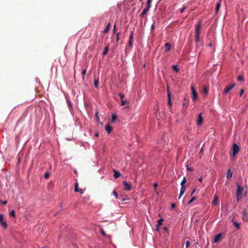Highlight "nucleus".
<instances>
[{"instance_id":"obj_1","label":"nucleus","mask_w":248,"mask_h":248,"mask_svg":"<svg viewBox=\"0 0 248 248\" xmlns=\"http://www.w3.org/2000/svg\"><path fill=\"white\" fill-rule=\"evenodd\" d=\"M201 28V22H199L196 26L195 39L196 41H199L200 30Z\"/></svg>"},{"instance_id":"obj_2","label":"nucleus","mask_w":248,"mask_h":248,"mask_svg":"<svg viewBox=\"0 0 248 248\" xmlns=\"http://www.w3.org/2000/svg\"><path fill=\"white\" fill-rule=\"evenodd\" d=\"M240 151V148L236 143L233 144L232 146V152L231 155L232 157H235V155Z\"/></svg>"},{"instance_id":"obj_3","label":"nucleus","mask_w":248,"mask_h":248,"mask_svg":"<svg viewBox=\"0 0 248 248\" xmlns=\"http://www.w3.org/2000/svg\"><path fill=\"white\" fill-rule=\"evenodd\" d=\"M0 225L4 229H6L8 227L7 223L3 220V216L1 214H0Z\"/></svg>"},{"instance_id":"obj_4","label":"nucleus","mask_w":248,"mask_h":248,"mask_svg":"<svg viewBox=\"0 0 248 248\" xmlns=\"http://www.w3.org/2000/svg\"><path fill=\"white\" fill-rule=\"evenodd\" d=\"M235 86V83H233L230 86L226 87L224 90L223 93H227L229 91H230Z\"/></svg>"},{"instance_id":"obj_5","label":"nucleus","mask_w":248,"mask_h":248,"mask_svg":"<svg viewBox=\"0 0 248 248\" xmlns=\"http://www.w3.org/2000/svg\"><path fill=\"white\" fill-rule=\"evenodd\" d=\"M123 185L124 186V189L125 190H130L131 189L132 186L131 185L125 181L123 182Z\"/></svg>"},{"instance_id":"obj_6","label":"nucleus","mask_w":248,"mask_h":248,"mask_svg":"<svg viewBox=\"0 0 248 248\" xmlns=\"http://www.w3.org/2000/svg\"><path fill=\"white\" fill-rule=\"evenodd\" d=\"M191 90L192 93V99L195 101L197 99L198 97L197 93L193 86H191Z\"/></svg>"},{"instance_id":"obj_7","label":"nucleus","mask_w":248,"mask_h":248,"mask_svg":"<svg viewBox=\"0 0 248 248\" xmlns=\"http://www.w3.org/2000/svg\"><path fill=\"white\" fill-rule=\"evenodd\" d=\"M186 186L185 185L181 186V188L180 189V193L179 199H180L181 197L184 194L185 192L186 191Z\"/></svg>"},{"instance_id":"obj_8","label":"nucleus","mask_w":248,"mask_h":248,"mask_svg":"<svg viewBox=\"0 0 248 248\" xmlns=\"http://www.w3.org/2000/svg\"><path fill=\"white\" fill-rule=\"evenodd\" d=\"M202 122H203V118L202 116V114L200 113L198 116V121H197V125H201Z\"/></svg>"},{"instance_id":"obj_9","label":"nucleus","mask_w":248,"mask_h":248,"mask_svg":"<svg viewBox=\"0 0 248 248\" xmlns=\"http://www.w3.org/2000/svg\"><path fill=\"white\" fill-rule=\"evenodd\" d=\"M243 214V220L245 221H247L248 220V215L246 210H243L242 211Z\"/></svg>"},{"instance_id":"obj_10","label":"nucleus","mask_w":248,"mask_h":248,"mask_svg":"<svg viewBox=\"0 0 248 248\" xmlns=\"http://www.w3.org/2000/svg\"><path fill=\"white\" fill-rule=\"evenodd\" d=\"M75 192H79L80 193H82L83 191L81 189L78 188V184L77 182L76 183L75 185V188H74Z\"/></svg>"},{"instance_id":"obj_11","label":"nucleus","mask_w":248,"mask_h":248,"mask_svg":"<svg viewBox=\"0 0 248 248\" xmlns=\"http://www.w3.org/2000/svg\"><path fill=\"white\" fill-rule=\"evenodd\" d=\"M232 221L233 222V224L234 226L236 227L237 229H239L240 228V224L235 221L234 217L232 218Z\"/></svg>"},{"instance_id":"obj_12","label":"nucleus","mask_w":248,"mask_h":248,"mask_svg":"<svg viewBox=\"0 0 248 248\" xmlns=\"http://www.w3.org/2000/svg\"><path fill=\"white\" fill-rule=\"evenodd\" d=\"M221 236V233H219V234L216 235L214 237V242L217 243L220 239Z\"/></svg>"},{"instance_id":"obj_13","label":"nucleus","mask_w":248,"mask_h":248,"mask_svg":"<svg viewBox=\"0 0 248 248\" xmlns=\"http://www.w3.org/2000/svg\"><path fill=\"white\" fill-rule=\"evenodd\" d=\"M232 171L231 169H229L227 171V172L226 174V177H227V178L229 179V178H231L232 177Z\"/></svg>"},{"instance_id":"obj_14","label":"nucleus","mask_w":248,"mask_h":248,"mask_svg":"<svg viewBox=\"0 0 248 248\" xmlns=\"http://www.w3.org/2000/svg\"><path fill=\"white\" fill-rule=\"evenodd\" d=\"M243 190H244V188L243 187L240 186L239 185H238L236 193L242 195V192L243 191Z\"/></svg>"},{"instance_id":"obj_15","label":"nucleus","mask_w":248,"mask_h":248,"mask_svg":"<svg viewBox=\"0 0 248 248\" xmlns=\"http://www.w3.org/2000/svg\"><path fill=\"white\" fill-rule=\"evenodd\" d=\"M110 28H111L110 24L108 23V25H107L106 27L104 29L103 32L105 33H107V32H108L109 31Z\"/></svg>"},{"instance_id":"obj_16","label":"nucleus","mask_w":248,"mask_h":248,"mask_svg":"<svg viewBox=\"0 0 248 248\" xmlns=\"http://www.w3.org/2000/svg\"><path fill=\"white\" fill-rule=\"evenodd\" d=\"M113 171L114 172V177L115 179H117L121 176V173L118 171L113 170Z\"/></svg>"},{"instance_id":"obj_17","label":"nucleus","mask_w":248,"mask_h":248,"mask_svg":"<svg viewBox=\"0 0 248 248\" xmlns=\"http://www.w3.org/2000/svg\"><path fill=\"white\" fill-rule=\"evenodd\" d=\"M149 9L148 8H145L142 12L140 14V16L141 17H144L145 15L149 11Z\"/></svg>"},{"instance_id":"obj_18","label":"nucleus","mask_w":248,"mask_h":248,"mask_svg":"<svg viewBox=\"0 0 248 248\" xmlns=\"http://www.w3.org/2000/svg\"><path fill=\"white\" fill-rule=\"evenodd\" d=\"M105 129L107 131V133L108 134H109L111 132V131H112V128L109 125H107L105 126Z\"/></svg>"},{"instance_id":"obj_19","label":"nucleus","mask_w":248,"mask_h":248,"mask_svg":"<svg viewBox=\"0 0 248 248\" xmlns=\"http://www.w3.org/2000/svg\"><path fill=\"white\" fill-rule=\"evenodd\" d=\"M165 47H166V49H165V51L166 52L167 51H169L170 49V48H171V45L169 43H166L165 45Z\"/></svg>"},{"instance_id":"obj_20","label":"nucleus","mask_w":248,"mask_h":248,"mask_svg":"<svg viewBox=\"0 0 248 248\" xmlns=\"http://www.w3.org/2000/svg\"><path fill=\"white\" fill-rule=\"evenodd\" d=\"M108 50H109V46H107L105 47V49L103 52V55L104 56L106 55L108 53Z\"/></svg>"},{"instance_id":"obj_21","label":"nucleus","mask_w":248,"mask_h":248,"mask_svg":"<svg viewBox=\"0 0 248 248\" xmlns=\"http://www.w3.org/2000/svg\"><path fill=\"white\" fill-rule=\"evenodd\" d=\"M163 219L161 218L157 221V224L156 225L157 226V229L158 230V228L160 226L162 225V222L163 221Z\"/></svg>"},{"instance_id":"obj_22","label":"nucleus","mask_w":248,"mask_h":248,"mask_svg":"<svg viewBox=\"0 0 248 248\" xmlns=\"http://www.w3.org/2000/svg\"><path fill=\"white\" fill-rule=\"evenodd\" d=\"M220 3L219 2L216 5V10H215L216 14H217L218 13V12L219 11V10L220 9Z\"/></svg>"},{"instance_id":"obj_23","label":"nucleus","mask_w":248,"mask_h":248,"mask_svg":"<svg viewBox=\"0 0 248 248\" xmlns=\"http://www.w3.org/2000/svg\"><path fill=\"white\" fill-rule=\"evenodd\" d=\"M152 1V0H147V7H146L147 8H148L149 9H150V7H151V3Z\"/></svg>"},{"instance_id":"obj_24","label":"nucleus","mask_w":248,"mask_h":248,"mask_svg":"<svg viewBox=\"0 0 248 248\" xmlns=\"http://www.w3.org/2000/svg\"><path fill=\"white\" fill-rule=\"evenodd\" d=\"M242 195H240L239 194H237L236 193V199H237V201H240L241 199H242Z\"/></svg>"},{"instance_id":"obj_25","label":"nucleus","mask_w":248,"mask_h":248,"mask_svg":"<svg viewBox=\"0 0 248 248\" xmlns=\"http://www.w3.org/2000/svg\"><path fill=\"white\" fill-rule=\"evenodd\" d=\"M203 93L204 94H205L206 95H207L208 94V88L206 87H203Z\"/></svg>"},{"instance_id":"obj_26","label":"nucleus","mask_w":248,"mask_h":248,"mask_svg":"<svg viewBox=\"0 0 248 248\" xmlns=\"http://www.w3.org/2000/svg\"><path fill=\"white\" fill-rule=\"evenodd\" d=\"M217 202H218V198H217V196L216 195V196L215 197V199H214V201L212 202V204H214V205H215V204H217Z\"/></svg>"},{"instance_id":"obj_27","label":"nucleus","mask_w":248,"mask_h":248,"mask_svg":"<svg viewBox=\"0 0 248 248\" xmlns=\"http://www.w3.org/2000/svg\"><path fill=\"white\" fill-rule=\"evenodd\" d=\"M172 68L173 70H174L175 71H176V72L179 71V68H178L177 65H173L172 66Z\"/></svg>"},{"instance_id":"obj_28","label":"nucleus","mask_w":248,"mask_h":248,"mask_svg":"<svg viewBox=\"0 0 248 248\" xmlns=\"http://www.w3.org/2000/svg\"><path fill=\"white\" fill-rule=\"evenodd\" d=\"M186 177H184L183 178V180L182 181V182H181V186H184V185H185V183H186Z\"/></svg>"},{"instance_id":"obj_29","label":"nucleus","mask_w":248,"mask_h":248,"mask_svg":"<svg viewBox=\"0 0 248 248\" xmlns=\"http://www.w3.org/2000/svg\"><path fill=\"white\" fill-rule=\"evenodd\" d=\"M117 119V116L114 114H112V122H114V121H115Z\"/></svg>"},{"instance_id":"obj_30","label":"nucleus","mask_w":248,"mask_h":248,"mask_svg":"<svg viewBox=\"0 0 248 248\" xmlns=\"http://www.w3.org/2000/svg\"><path fill=\"white\" fill-rule=\"evenodd\" d=\"M168 107L170 108H171L172 106V102L171 101V99H168Z\"/></svg>"},{"instance_id":"obj_31","label":"nucleus","mask_w":248,"mask_h":248,"mask_svg":"<svg viewBox=\"0 0 248 248\" xmlns=\"http://www.w3.org/2000/svg\"><path fill=\"white\" fill-rule=\"evenodd\" d=\"M94 85L95 88H98V80H95L94 82Z\"/></svg>"},{"instance_id":"obj_32","label":"nucleus","mask_w":248,"mask_h":248,"mask_svg":"<svg viewBox=\"0 0 248 248\" xmlns=\"http://www.w3.org/2000/svg\"><path fill=\"white\" fill-rule=\"evenodd\" d=\"M10 215L11 217H15L16 216L15 212L14 210H12L10 213Z\"/></svg>"},{"instance_id":"obj_33","label":"nucleus","mask_w":248,"mask_h":248,"mask_svg":"<svg viewBox=\"0 0 248 248\" xmlns=\"http://www.w3.org/2000/svg\"><path fill=\"white\" fill-rule=\"evenodd\" d=\"M113 195L115 197L116 199L118 198V195L115 190H114L112 192Z\"/></svg>"},{"instance_id":"obj_34","label":"nucleus","mask_w":248,"mask_h":248,"mask_svg":"<svg viewBox=\"0 0 248 248\" xmlns=\"http://www.w3.org/2000/svg\"><path fill=\"white\" fill-rule=\"evenodd\" d=\"M196 198L195 197H193L188 202V204L191 203L192 202H193L195 200Z\"/></svg>"},{"instance_id":"obj_35","label":"nucleus","mask_w":248,"mask_h":248,"mask_svg":"<svg viewBox=\"0 0 248 248\" xmlns=\"http://www.w3.org/2000/svg\"><path fill=\"white\" fill-rule=\"evenodd\" d=\"M100 232H101V234L102 235V236H103L104 237H105L106 236L105 232L103 229L101 230Z\"/></svg>"},{"instance_id":"obj_36","label":"nucleus","mask_w":248,"mask_h":248,"mask_svg":"<svg viewBox=\"0 0 248 248\" xmlns=\"http://www.w3.org/2000/svg\"><path fill=\"white\" fill-rule=\"evenodd\" d=\"M129 46L131 47H132L133 46V40H129L128 42Z\"/></svg>"},{"instance_id":"obj_37","label":"nucleus","mask_w":248,"mask_h":248,"mask_svg":"<svg viewBox=\"0 0 248 248\" xmlns=\"http://www.w3.org/2000/svg\"><path fill=\"white\" fill-rule=\"evenodd\" d=\"M237 79L239 81H242L243 80V77L242 76H239L238 77H237Z\"/></svg>"},{"instance_id":"obj_38","label":"nucleus","mask_w":248,"mask_h":248,"mask_svg":"<svg viewBox=\"0 0 248 248\" xmlns=\"http://www.w3.org/2000/svg\"><path fill=\"white\" fill-rule=\"evenodd\" d=\"M167 96H168V99H171V93L169 91H168Z\"/></svg>"},{"instance_id":"obj_39","label":"nucleus","mask_w":248,"mask_h":248,"mask_svg":"<svg viewBox=\"0 0 248 248\" xmlns=\"http://www.w3.org/2000/svg\"><path fill=\"white\" fill-rule=\"evenodd\" d=\"M49 174L48 172H46L45 174L44 177L45 179H47L49 177Z\"/></svg>"},{"instance_id":"obj_40","label":"nucleus","mask_w":248,"mask_h":248,"mask_svg":"<svg viewBox=\"0 0 248 248\" xmlns=\"http://www.w3.org/2000/svg\"><path fill=\"white\" fill-rule=\"evenodd\" d=\"M187 102H184L183 103V107L186 108H187Z\"/></svg>"},{"instance_id":"obj_41","label":"nucleus","mask_w":248,"mask_h":248,"mask_svg":"<svg viewBox=\"0 0 248 248\" xmlns=\"http://www.w3.org/2000/svg\"><path fill=\"white\" fill-rule=\"evenodd\" d=\"M126 103H127V101H124L123 100H121V106H124Z\"/></svg>"},{"instance_id":"obj_42","label":"nucleus","mask_w":248,"mask_h":248,"mask_svg":"<svg viewBox=\"0 0 248 248\" xmlns=\"http://www.w3.org/2000/svg\"><path fill=\"white\" fill-rule=\"evenodd\" d=\"M190 242L189 241H187L186 243V248H187V247L190 245Z\"/></svg>"},{"instance_id":"obj_43","label":"nucleus","mask_w":248,"mask_h":248,"mask_svg":"<svg viewBox=\"0 0 248 248\" xmlns=\"http://www.w3.org/2000/svg\"><path fill=\"white\" fill-rule=\"evenodd\" d=\"M133 31H132L131 33L130 36L129 37V40H133Z\"/></svg>"},{"instance_id":"obj_44","label":"nucleus","mask_w":248,"mask_h":248,"mask_svg":"<svg viewBox=\"0 0 248 248\" xmlns=\"http://www.w3.org/2000/svg\"><path fill=\"white\" fill-rule=\"evenodd\" d=\"M86 73V70L85 69H83L82 71V75L83 76H84L85 75Z\"/></svg>"},{"instance_id":"obj_45","label":"nucleus","mask_w":248,"mask_h":248,"mask_svg":"<svg viewBox=\"0 0 248 248\" xmlns=\"http://www.w3.org/2000/svg\"><path fill=\"white\" fill-rule=\"evenodd\" d=\"M116 25L115 24L113 27V33H116Z\"/></svg>"},{"instance_id":"obj_46","label":"nucleus","mask_w":248,"mask_h":248,"mask_svg":"<svg viewBox=\"0 0 248 248\" xmlns=\"http://www.w3.org/2000/svg\"><path fill=\"white\" fill-rule=\"evenodd\" d=\"M119 95L120 96L121 100H123V98L124 97V95L122 93H119Z\"/></svg>"},{"instance_id":"obj_47","label":"nucleus","mask_w":248,"mask_h":248,"mask_svg":"<svg viewBox=\"0 0 248 248\" xmlns=\"http://www.w3.org/2000/svg\"><path fill=\"white\" fill-rule=\"evenodd\" d=\"M186 8V6L184 7H183V8H182V9L181 10L180 12H181V13H183V12H184V11H185V10Z\"/></svg>"},{"instance_id":"obj_48","label":"nucleus","mask_w":248,"mask_h":248,"mask_svg":"<svg viewBox=\"0 0 248 248\" xmlns=\"http://www.w3.org/2000/svg\"><path fill=\"white\" fill-rule=\"evenodd\" d=\"M119 33H118L117 34V35H116V41H117V42H118V41H119Z\"/></svg>"},{"instance_id":"obj_49","label":"nucleus","mask_w":248,"mask_h":248,"mask_svg":"<svg viewBox=\"0 0 248 248\" xmlns=\"http://www.w3.org/2000/svg\"><path fill=\"white\" fill-rule=\"evenodd\" d=\"M244 93V90L241 89L240 91V95L242 96V95Z\"/></svg>"},{"instance_id":"obj_50","label":"nucleus","mask_w":248,"mask_h":248,"mask_svg":"<svg viewBox=\"0 0 248 248\" xmlns=\"http://www.w3.org/2000/svg\"><path fill=\"white\" fill-rule=\"evenodd\" d=\"M155 25L153 24L151 26V30L153 31L155 29Z\"/></svg>"},{"instance_id":"obj_51","label":"nucleus","mask_w":248,"mask_h":248,"mask_svg":"<svg viewBox=\"0 0 248 248\" xmlns=\"http://www.w3.org/2000/svg\"><path fill=\"white\" fill-rule=\"evenodd\" d=\"M187 170L189 171H193V170L188 167V165H187Z\"/></svg>"},{"instance_id":"obj_52","label":"nucleus","mask_w":248,"mask_h":248,"mask_svg":"<svg viewBox=\"0 0 248 248\" xmlns=\"http://www.w3.org/2000/svg\"><path fill=\"white\" fill-rule=\"evenodd\" d=\"M67 102L68 103L69 107H71V103L70 101L69 100H67Z\"/></svg>"},{"instance_id":"obj_53","label":"nucleus","mask_w":248,"mask_h":248,"mask_svg":"<svg viewBox=\"0 0 248 248\" xmlns=\"http://www.w3.org/2000/svg\"><path fill=\"white\" fill-rule=\"evenodd\" d=\"M7 203V201H5L2 202V204H6Z\"/></svg>"},{"instance_id":"obj_54","label":"nucleus","mask_w":248,"mask_h":248,"mask_svg":"<svg viewBox=\"0 0 248 248\" xmlns=\"http://www.w3.org/2000/svg\"><path fill=\"white\" fill-rule=\"evenodd\" d=\"M171 206L172 208H174L175 207V204L174 203H173L171 205Z\"/></svg>"},{"instance_id":"obj_55","label":"nucleus","mask_w":248,"mask_h":248,"mask_svg":"<svg viewBox=\"0 0 248 248\" xmlns=\"http://www.w3.org/2000/svg\"><path fill=\"white\" fill-rule=\"evenodd\" d=\"M199 181L200 182H202V177H200V178H199Z\"/></svg>"},{"instance_id":"obj_56","label":"nucleus","mask_w":248,"mask_h":248,"mask_svg":"<svg viewBox=\"0 0 248 248\" xmlns=\"http://www.w3.org/2000/svg\"><path fill=\"white\" fill-rule=\"evenodd\" d=\"M98 135H99V134L98 133H96L95 134L94 136L97 137L98 136Z\"/></svg>"},{"instance_id":"obj_57","label":"nucleus","mask_w":248,"mask_h":248,"mask_svg":"<svg viewBox=\"0 0 248 248\" xmlns=\"http://www.w3.org/2000/svg\"><path fill=\"white\" fill-rule=\"evenodd\" d=\"M158 186V185H157V183H155V184H154V186L155 187H156V186Z\"/></svg>"},{"instance_id":"obj_58","label":"nucleus","mask_w":248,"mask_h":248,"mask_svg":"<svg viewBox=\"0 0 248 248\" xmlns=\"http://www.w3.org/2000/svg\"><path fill=\"white\" fill-rule=\"evenodd\" d=\"M195 191V189H194L191 193V195H193Z\"/></svg>"},{"instance_id":"obj_59","label":"nucleus","mask_w":248,"mask_h":248,"mask_svg":"<svg viewBox=\"0 0 248 248\" xmlns=\"http://www.w3.org/2000/svg\"><path fill=\"white\" fill-rule=\"evenodd\" d=\"M184 102H187V99H186V98H184Z\"/></svg>"},{"instance_id":"obj_60","label":"nucleus","mask_w":248,"mask_h":248,"mask_svg":"<svg viewBox=\"0 0 248 248\" xmlns=\"http://www.w3.org/2000/svg\"><path fill=\"white\" fill-rule=\"evenodd\" d=\"M202 151H203V148H202L200 151V152L202 153Z\"/></svg>"}]
</instances>
